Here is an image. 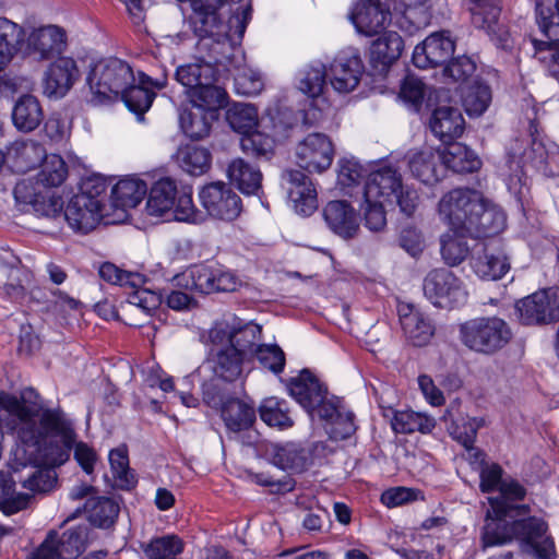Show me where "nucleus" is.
Masks as SVG:
<instances>
[{"label": "nucleus", "mask_w": 559, "mask_h": 559, "mask_svg": "<svg viewBox=\"0 0 559 559\" xmlns=\"http://www.w3.org/2000/svg\"><path fill=\"white\" fill-rule=\"evenodd\" d=\"M0 426L14 439V456L22 463L67 459L71 420L60 407H47L33 388L0 392Z\"/></svg>", "instance_id": "obj_1"}, {"label": "nucleus", "mask_w": 559, "mask_h": 559, "mask_svg": "<svg viewBox=\"0 0 559 559\" xmlns=\"http://www.w3.org/2000/svg\"><path fill=\"white\" fill-rule=\"evenodd\" d=\"M499 496L489 498L486 523L483 528V547L502 546L513 539L538 551V546L546 540L547 524L537 516L530 515L527 504H516L526 496V489L518 480L504 478Z\"/></svg>", "instance_id": "obj_2"}, {"label": "nucleus", "mask_w": 559, "mask_h": 559, "mask_svg": "<svg viewBox=\"0 0 559 559\" xmlns=\"http://www.w3.org/2000/svg\"><path fill=\"white\" fill-rule=\"evenodd\" d=\"M365 202L397 205L407 217L412 216L418 204V192L404 186L401 174L392 167H381L367 176L364 187Z\"/></svg>", "instance_id": "obj_3"}, {"label": "nucleus", "mask_w": 559, "mask_h": 559, "mask_svg": "<svg viewBox=\"0 0 559 559\" xmlns=\"http://www.w3.org/2000/svg\"><path fill=\"white\" fill-rule=\"evenodd\" d=\"M105 183L96 179H87L82 186V192L74 195L62 213L69 226L74 231L86 234L94 229L103 217ZM58 217V215L56 216Z\"/></svg>", "instance_id": "obj_4"}, {"label": "nucleus", "mask_w": 559, "mask_h": 559, "mask_svg": "<svg viewBox=\"0 0 559 559\" xmlns=\"http://www.w3.org/2000/svg\"><path fill=\"white\" fill-rule=\"evenodd\" d=\"M460 336L462 343L469 349L493 354L509 343L512 333L504 320L498 317H483L461 324Z\"/></svg>", "instance_id": "obj_5"}, {"label": "nucleus", "mask_w": 559, "mask_h": 559, "mask_svg": "<svg viewBox=\"0 0 559 559\" xmlns=\"http://www.w3.org/2000/svg\"><path fill=\"white\" fill-rule=\"evenodd\" d=\"M86 81L92 93L103 100L118 96L121 90L135 82V75L128 62L118 58H106L91 66Z\"/></svg>", "instance_id": "obj_6"}, {"label": "nucleus", "mask_w": 559, "mask_h": 559, "mask_svg": "<svg viewBox=\"0 0 559 559\" xmlns=\"http://www.w3.org/2000/svg\"><path fill=\"white\" fill-rule=\"evenodd\" d=\"M425 297L437 308L453 309L468 300V289L463 278L447 267L433 269L423 282Z\"/></svg>", "instance_id": "obj_7"}, {"label": "nucleus", "mask_w": 559, "mask_h": 559, "mask_svg": "<svg viewBox=\"0 0 559 559\" xmlns=\"http://www.w3.org/2000/svg\"><path fill=\"white\" fill-rule=\"evenodd\" d=\"M483 197V192L472 188L448 191L438 202L440 221L451 229L465 230L476 210H480Z\"/></svg>", "instance_id": "obj_8"}, {"label": "nucleus", "mask_w": 559, "mask_h": 559, "mask_svg": "<svg viewBox=\"0 0 559 559\" xmlns=\"http://www.w3.org/2000/svg\"><path fill=\"white\" fill-rule=\"evenodd\" d=\"M520 321L526 325L559 320V287L537 290L515 304Z\"/></svg>", "instance_id": "obj_9"}, {"label": "nucleus", "mask_w": 559, "mask_h": 559, "mask_svg": "<svg viewBox=\"0 0 559 559\" xmlns=\"http://www.w3.org/2000/svg\"><path fill=\"white\" fill-rule=\"evenodd\" d=\"M333 158L334 145L324 133H310L295 147L296 164L308 173L325 171L332 165Z\"/></svg>", "instance_id": "obj_10"}, {"label": "nucleus", "mask_w": 559, "mask_h": 559, "mask_svg": "<svg viewBox=\"0 0 559 559\" xmlns=\"http://www.w3.org/2000/svg\"><path fill=\"white\" fill-rule=\"evenodd\" d=\"M469 265L475 275L486 281H498L510 270V260L499 240L478 243L472 251Z\"/></svg>", "instance_id": "obj_11"}, {"label": "nucleus", "mask_w": 559, "mask_h": 559, "mask_svg": "<svg viewBox=\"0 0 559 559\" xmlns=\"http://www.w3.org/2000/svg\"><path fill=\"white\" fill-rule=\"evenodd\" d=\"M199 199L209 215L218 219L233 221L242 210L240 197L223 181L205 185Z\"/></svg>", "instance_id": "obj_12"}, {"label": "nucleus", "mask_w": 559, "mask_h": 559, "mask_svg": "<svg viewBox=\"0 0 559 559\" xmlns=\"http://www.w3.org/2000/svg\"><path fill=\"white\" fill-rule=\"evenodd\" d=\"M326 70L332 88L348 94L359 85L365 67L359 52L348 48L337 53Z\"/></svg>", "instance_id": "obj_13"}, {"label": "nucleus", "mask_w": 559, "mask_h": 559, "mask_svg": "<svg viewBox=\"0 0 559 559\" xmlns=\"http://www.w3.org/2000/svg\"><path fill=\"white\" fill-rule=\"evenodd\" d=\"M468 3L473 26L484 31L497 47L509 49L512 40L509 31L499 22V1L468 0Z\"/></svg>", "instance_id": "obj_14"}, {"label": "nucleus", "mask_w": 559, "mask_h": 559, "mask_svg": "<svg viewBox=\"0 0 559 559\" xmlns=\"http://www.w3.org/2000/svg\"><path fill=\"white\" fill-rule=\"evenodd\" d=\"M67 35L58 25H45L33 28L24 40L22 33V45L19 51L34 56L39 60H48L62 52L66 47Z\"/></svg>", "instance_id": "obj_15"}, {"label": "nucleus", "mask_w": 559, "mask_h": 559, "mask_svg": "<svg viewBox=\"0 0 559 559\" xmlns=\"http://www.w3.org/2000/svg\"><path fill=\"white\" fill-rule=\"evenodd\" d=\"M349 20L358 33L371 37L385 28L391 21V12L381 0H358L349 13Z\"/></svg>", "instance_id": "obj_16"}, {"label": "nucleus", "mask_w": 559, "mask_h": 559, "mask_svg": "<svg viewBox=\"0 0 559 559\" xmlns=\"http://www.w3.org/2000/svg\"><path fill=\"white\" fill-rule=\"evenodd\" d=\"M455 44L450 33L440 31L427 36L413 51V63L427 69L445 63L454 53Z\"/></svg>", "instance_id": "obj_17"}, {"label": "nucleus", "mask_w": 559, "mask_h": 559, "mask_svg": "<svg viewBox=\"0 0 559 559\" xmlns=\"http://www.w3.org/2000/svg\"><path fill=\"white\" fill-rule=\"evenodd\" d=\"M80 78V70L71 57H59L51 62L43 81L44 94L49 98H62Z\"/></svg>", "instance_id": "obj_18"}, {"label": "nucleus", "mask_w": 559, "mask_h": 559, "mask_svg": "<svg viewBox=\"0 0 559 559\" xmlns=\"http://www.w3.org/2000/svg\"><path fill=\"white\" fill-rule=\"evenodd\" d=\"M72 438L67 449V459L60 463H47V462H26L22 463L17 461L14 456V450L12 451L13 456V468L17 471L20 467L31 466L32 471L27 474L26 478L22 480V486L32 491L36 492H47L50 491L57 483V474L55 467L64 464L69 457L73 444L75 442V432L73 429V425L71 424Z\"/></svg>", "instance_id": "obj_19"}, {"label": "nucleus", "mask_w": 559, "mask_h": 559, "mask_svg": "<svg viewBox=\"0 0 559 559\" xmlns=\"http://www.w3.org/2000/svg\"><path fill=\"white\" fill-rule=\"evenodd\" d=\"M242 38L243 36L235 41L233 53L224 60H216L215 56L211 55L210 51L209 55L217 66H222V68L227 72H231L233 69L236 70V73H234V83L237 94L243 96H255L263 90V79L259 71L246 66L239 67L238 59L242 58L239 45Z\"/></svg>", "instance_id": "obj_20"}, {"label": "nucleus", "mask_w": 559, "mask_h": 559, "mask_svg": "<svg viewBox=\"0 0 559 559\" xmlns=\"http://www.w3.org/2000/svg\"><path fill=\"white\" fill-rule=\"evenodd\" d=\"M506 225L507 216L503 210L484 195L480 210H476L465 231L473 238H489L502 233Z\"/></svg>", "instance_id": "obj_21"}, {"label": "nucleus", "mask_w": 559, "mask_h": 559, "mask_svg": "<svg viewBox=\"0 0 559 559\" xmlns=\"http://www.w3.org/2000/svg\"><path fill=\"white\" fill-rule=\"evenodd\" d=\"M288 183V199L296 213L309 216L318 207L317 191L312 181L304 173L288 169L283 174Z\"/></svg>", "instance_id": "obj_22"}, {"label": "nucleus", "mask_w": 559, "mask_h": 559, "mask_svg": "<svg viewBox=\"0 0 559 559\" xmlns=\"http://www.w3.org/2000/svg\"><path fill=\"white\" fill-rule=\"evenodd\" d=\"M407 165L412 176L425 185H435L444 176L440 150L424 147L409 151Z\"/></svg>", "instance_id": "obj_23"}, {"label": "nucleus", "mask_w": 559, "mask_h": 559, "mask_svg": "<svg viewBox=\"0 0 559 559\" xmlns=\"http://www.w3.org/2000/svg\"><path fill=\"white\" fill-rule=\"evenodd\" d=\"M402 330L414 346L428 344L435 334V326L428 316L409 304L397 308Z\"/></svg>", "instance_id": "obj_24"}, {"label": "nucleus", "mask_w": 559, "mask_h": 559, "mask_svg": "<svg viewBox=\"0 0 559 559\" xmlns=\"http://www.w3.org/2000/svg\"><path fill=\"white\" fill-rule=\"evenodd\" d=\"M323 218L328 227L343 239L354 238L359 230V216L345 201H331L323 209Z\"/></svg>", "instance_id": "obj_25"}, {"label": "nucleus", "mask_w": 559, "mask_h": 559, "mask_svg": "<svg viewBox=\"0 0 559 559\" xmlns=\"http://www.w3.org/2000/svg\"><path fill=\"white\" fill-rule=\"evenodd\" d=\"M164 87L163 82H154L146 74L139 72L135 82L129 84L126 90H121V99L127 108L139 117H142L152 106L155 98L154 88Z\"/></svg>", "instance_id": "obj_26"}, {"label": "nucleus", "mask_w": 559, "mask_h": 559, "mask_svg": "<svg viewBox=\"0 0 559 559\" xmlns=\"http://www.w3.org/2000/svg\"><path fill=\"white\" fill-rule=\"evenodd\" d=\"M324 385L308 369H304L288 382V391L293 399L313 419V407L322 401Z\"/></svg>", "instance_id": "obj_27"}, {"label": "nucleus", "mask_w": 559, "mask_h": 559, "mask_svg": "<svg viewBox=\"0 0 559 559\" xmlns=\"http://www.w3.org/2000/svg\"><path fill=\"white\" fill-rule=\"evenodd\" d=\"M383 416L389 419L395 433L420 432L427 435L435 429L437 424L435 417L413 409L397 411L392 407H384Z\"/></svg>", "instance_id": "obj_28"}, {"label": "nucleus", "mask_w": 559, "mask_h": 559, "mask_svg": "<svg viewBox=\"0 0 559 559\" xmlns=\"http://www.w3.org/2000/svg\"><path fill=\"white\" fill-rule=\"evenodd\" d=\"M234 346L226 348L211 347L206 366L224 381H235L242 373V365L247 359Z\"/></svg>", "instance_id": "obj_29"}, {"label": "nucleus", "mask_w": 559, "mask_h": 559, "mask_svg": "<svg viewBox=\"0 0 559 559\" xmlns=\"http://www.w3.org/2000/svg\"><path fill=\"white\" fill-rule=\"evenodd\" d=\"M429 128L436 138L448 143L463 134L465 120L459 108L441 106L433 110Z\"/></svg>", "instance_id": "obj_30"}, {"label": "nucleus", "mask_w": 559, "mask_h": 559, "mask_svg": "<svg viewBox=\"0 0 559 559\" xmlns=\"http://www.w3.org/2000/svg\"><path fill=\"white\" fill-rule=\"evenodd\" d=\"M536 21L547 40L533 39L535 50L559 43V0H536Z\"/></svg>", "instance_id": "obj_31"}, {"label": "nucleus", "mask_w": 559, "mask_h": 559, "mask_svg": "<svg viewBox=\"0 0 559 559\" xmlns=\"http://www.w3.org/2000/svg\"><path fill=\"white\" fill-rule=\"evenodd\" d=\"M13 194L17 203L32 206L38 215L56 217L60 214V198L44 197L36 190L31 179L19 181L14 187Z\"/></svg>", "instance_id": "obj_32"}, {"label": "nucleus", "mask_w": 559, "mask_h": 559, "mask_svg": "<svg viewBox=\"0 0 559 559\" xmlns=\"http://www.w3.org/2000/svg\"><path fill=\"white\" fill-rule=\"evenodd\" d=\"M219 70L215 76L203 81L195 90L189 92L191 105L210 111V116H218V110L227 105L228 95L224 87L219 85Z\"/></svg>", "instance_id": "obj_33"}, {"label": "nucleus", "mask_w": 559, "mask_h": 559, "mask_svg": "<svg viewBox=\"0 0 559 559\" xmlns=\"http://www.w3.org/2000/svg\"><path fill=\"white\" fill-rule=\"evenodd\" d=\"M272 462L283 471L302 473L311 464V453L300 443L286 442L274 445Z\"/></svg>", "instance_id": "obj_34"}, {"label": "nucleus", "mask_w": 559, "mask_h": 559, "mask_svg": "<svg viewBox=\"0 0 559 559\" xmlns=\"http://www.w3.org/2000/svg\"><path fill=\"white\" fill-rule=\"evenodd\" d=\"M198 48L200 51H206L209 60L200 59L192 63L182 64L176 70V80L187 88V94L195 90L203 81L215 76L218 67L209 55V49H201V38L199 37Z\"/></svg>", "instance_id": "obj_35"}, {"label": "nucleus", "mask_w": 559, "mask_h": 559, "mask_svg": "<svg viewBox=\"0 0 559 559\" xmlns=\"http://www.w3.org/2000/svg\"><path fill=\"white\" fill-rule=\"evenodd\" d=\"M442 155V166L454 173L465 174L474 173L481 166L478 155L466 145L454 142L450 143L440 151Z\"/></svg>", "instance_id": "obj_36"}, {"label": "nucleus", "mask_w": 559, "mask_h": 559, "mask_svg": "<svg viewBox=\"0 0 559 559\" xmlns=\"http://www.w3.org/2000/svg\"><path fill=\"white\" fill-rule=\"evenodd\" d=\"M147 193V183L136 176L120 179L111 190L112 204L120 209L135 207Z\"/></svg>", "instance_id": "obj_37"}, {"label": "nucleus", "mask_w": 559, "mask_h": 559, "mask_svg": "<svg viewBox=\"0 0 559 559\" xmlns=\"http://www.w3.org/2000/svg\"><path fill=\"white\" fill-rule=\"evenodd\" d=\"M222 418L230 431L248 429L255 420L254 406L246 401L229 397L221 408Z\"/></svg>", "instance_id": "obj_38"}, {"label": "nucleus", "mask_w": 559, "mask_h": 559, "mask_svg": "<svg viewBox=\"0 0 559 559\" xmlns=\"http://www.w3.org/2000/svg\"><path fill=\"white\" fill-rule=\"evenodd\" d=\"M227 176L243 194H257L261 189L260 169L242 158H236L229 164Z\"/></svg>", "instance_id": "obj_39"}, {"label": "nucleus", "mask_w": 559, "mask_h": 559, "mask_svg": "<svg viewBox=\"0 0 559 559\" xmlns=\"http://www.w3.org/2000/svg\"><path fill=\"white\" fill-rule=\"evenodd\" d=\"M177 195L176 182L170 178H162L157 180L151 188L146 211L151 216H164L174 209Z\"/></svg>", "instance_id": "obj_40"}, {"label": "nucleus", "mask_w": 559, "mask_h": 559, "mask_svg": "<svg viewBox=\"0 0 559 559\" xmlns=\"http://www.w3.org/2000/svg\"><path fill=\"white\" fill-rule=\"evenodd\" d=\"M174 285L202 294L213 293L214 264L192 265L174 277Z\"/></svg>", "instance_id": "obj_41"}, {"label": "nucleus", "mask_w": 559, "mask_h": 559, "mask_svg": "<svg viewBox=\"0 0 559 559\" xmlns=\"http://www.w3.org/2000/svg\"><path fill=\"white\" fill-rule=\"evenodd\" d=\"M460 93L462 105L469 117L481 116L492 99L490 86L481 80L462 85Z\"/></svg>", "instance_id": "obj_42"}, {"label": "nucleus", "mask_w": 559, "mask_h": 559, "mask_svg": "<svg viewBox=\"0 0 559 559\" xmlns=\"http://www.w3.org/2000/svg\"><path fill=\"white\" fill-rule=\"evenodd\" d=\"M43 120V110L38 99L32 95L21 96L12 111V121L22 132L35 130Z\"/></svg>", "instance_id": "obj_43"}, {"label": "nucleus", "mask_w": 559, "mask_h": 559, "mask_svg": "<svg viewBox=\"0 0 559 559\" xmlns=\"http://www.w3.org/2000/svg\"><path fill=\"white\" fill-rule=\"evenodd\" d=\"M403 49L404 41L402 37L396 32H385L372 41L370 58L373 63L388 67L401 57Z\"/></svg>", "instance_id": "obj_44"}, {"label": "nucleus", "mask_w": 559, "mask_h": 559, "mask_svg": "<svg viewBox=\"0 0 559 559\" xmlns=\"http://www.w3.org/2000/svg\"><path fill=\"white\" fill-rule=\"evenodd\" d=\"M218 116H210V111L191 105V108L182 109L179 116L180 128L191 139H202L209 135L212 122Z\"/></svg>", "instance_id": "obj_45"}, {"label": "nucleus", "mask_w": 559, "mask_h": 559, "mask_svg": "<svg viewBox=\"0 0 559 559\" xmlns=\"http://www.w3.org/2000/svg\"><path fill=\"white\" fill-rule=\"evenodd\" d=\"M465 230L451 229L440 238V252L443 262L449 266L460 265L468 255L469 247L466 241Z\"/></svg>", "instance_id": "obj_46"}, {"label": "nucleus", "mask_w": 559, "mask_h": 559, "mask_svg": "<svg viewBox=\"0 0 559 559\" xmlns=\"http://www.w3.org/2000/svg\"><path fill=\"white\" fill-rule=\"evenodd\" d=\"M177 160L183 171L192 176H201L210 169L212 156L205 147L186 145L178 150Z\"/></svg>", "instance_id": "obj_47"}, {"label": "nucleus", "mask_w": 559, "mask_h": 559, "mask_svg": "<svg viewBox=\"0 0 559 559\" xmlns=\"http://www.w3.org/2000/svg\"><path fill=\"white\" fill-rule=\"evenodd\" d=\"M328 80V70L319 61L311 62L302 68L297 74V86L299 91L309 97L321 96Z\"/></svg>", "instance_id": "obj_48"}, {"label": "nucleus", "mask_w": 559, "mask_h": 559, "mask_svg": "<svg viewBox=\"0 0 559 559\" xmlns=\"http://www.w3.org/2000/svg\"><path fill=\"white\" fill-rule=\"evenodd\" d=\"M262 328L255 323L242 324L236 318L233 346L247 359L253 357L255 348L261 345Z\"/></svg>", "instance_id": "obj_49"}, {"label": "nucleus", "mask_w": 559, "mask_h": 559, "mask_svg": "<svg viewBox=\"0 0 559 559\" xmlns=\"http://www.w3.org/2000/svg\"><path fill=\"white\" fill-rule=\"evenodd\" d=\"M23 28L16 23L0 19V71L9 63L22 45Z\"/></svg>", "instance_id": "obj_50"}, {"label": "nucleus", "mask_w": 559, "mask_h": 559, "mask_svg": "<svg viewBox=\"0 0 559 559\" xmlns=\"http://www.w3.org/2000/svg\"><path fill=\"white\" fill-rule=\"evenodd\" d=\"M261 419L271 427L281 430L293 427L294 420L289 415L288 404L277 397L265 399L259 408Z\"/></svg>", "instance_id": "obj_51"}, {"label": "nucleus", "mask_w": 559, "mask_h": 559, "mask_svg": "<svg viewBox=\"0 0 559 559\" xmlns=\"http://www.w3.org/2000/svg\"><path fill=\"white\" fill-rule=\"evenodd\" d=\"M109 463L117 488L130 490L135 487L136 478L129 467L128 451L124 447L112 449L109 452Z\"/></svg>", "instance_id": "obj_52"}, {"label": "nucleus", "mask_w": 559, "mask_h": 559, "mask_svg": "<svg viewBox=\"0 0 559 559\" xmlns=\"http://www.w3.org/2000/svg\"><path fill=\"white\" fill-rule=\"evenodd\" d=\"M88 520L98 527L110 526L119 514V506L110 498L96 497L87 500Z\"/></svg>", "instance_id": "obj_53"}, {"label": "nucleus", "mask_w": 559, "mask_h": 559, "mask_svg": "<svg viewBox=\"0 0 559 559\" xmlns=\"http://www.w3.org/2000/svg\"><path fill=\"white\" fill-rule=\"evenodd\" d=\"M56 543L60 559H76L86 546V528L71 527L61 535L56 532Z\"/></svg>", "instance_id": "obj_54"}, {"label": "nucleus", "mask_w": 559, "mask_h": 559, "mask_svg": "<svg viewBox=\"0 0 559 559\" xmlns=\"http://www.w3.org/2000/svg\"><path fill=\"white\" fill-rule=\"evenodd\" d=\"M183 548L185 544L178 535L166 534L151 539L143 550L148 559H176Z\"/></svg>", "instance_id": "obj_55"}, {"label": "nucleus", "mask_w": 559, "mask_h": 559, "mask_svg": "<svg viewBox=\"0 0 559 559\" xmlns=\"http://www.w3.org/2000/svg\"><path fill=\"white\" fill-rule=\"evenodd\" d=\"M399 5L403 8L402 20L396 23L402 29L420 27L430 16V0H400Z\"/></svg>", "instance_id": "obj_56"}, {"label": "nucleus", "mask_w": 559, "mask_h": 559, "mask_svg": "<svg viewBox=\"0 0 559 559\" xmlns=\"http://www.w3.org/2000/svg\"><path fill=\"white\" fill-rule=\"evenodd\" d=\"M226 120L230 128L242 136L258 126V112L252 105L235 104L227 110Z\"/></svg>", "instance_id": "obj_57"}, {"label": "nucleus", "mask_w": 559, "mask_h": 559, "mask_svg": "<svg viewBox=\"0 0 559 559\" xmlns=\"http://www.w3.org/2000/svg\"><path fill=\"white\" fill-rule=\"evenodd\" d=\"M22 167L32 168L43 163L47 156L45 147L33 140L15 141L9 150Z\"/></svg>", "instance_id": "obj_58"}, {"label": "nucleus", "mask_w": 559, "mask_h": 559, "mask_svg": "<svg viewBox=\"0 0 559 559\" xmlns=\"http://www.w3.org/2000/svg\"><path fill=\"white\" fill-rule=\"evenodd\" d=\"M67 175L68 168L62 157L56 154L47 155L43 160L36 182L44 187H58L66 180Z\"/></svg>", "instance_id": "obj_59"}, {"label": "nucleus", "mask_w": 559, "mask_h": 559, "mask_svg": "<svg viewBox=\"0 0 559 559\" xmlns=\"http://www.w3.org/2000/svg\"><path fill=\"white\" fill-rule=\"evenodd\" d=\"M240 146L243 153L248 155L270 158L273 154L274 140L253 129L240 138Z\"/></svg>", "instance_id": "obj_60"}, {"label": "nucleus", "mask_w": 559, "mask_h": 559, "mask_svg": "<svg viewBox=\"0 0 559 559\" xmlns=\"http://www.w3.org/2000/svg\"><path fill=\"white\" fill-rule=\"evenodd\" d=\"M99 276L108 283L126 288H134L145 283V278L142 274L127 272L110 262H105L100 265Z\"/></svg>", "instance_id": "obj_61"}, {"label": "nucleus", "mask_w": 559, "mask_h": 559, "mask_svg": "<svg viewBox=\"0 0 559 559\" xmlns=\"http://www.w3.org/2000/svg\"><path fill=\"white\" fill-rule=\"evenodd\" d=\"M263 369L274 374L283 372L286 364L285 353L276 344H261L253 353Z\"/></svg>", "instance_id": "obj_62"}, {"label": "nucleus", "mask_w": 559, "mask_h": 559, "mask_svg": "<svg viewBox=\"0 0 559 559\" xmlns=\"http://www.w3.org/2000/svg\"><path fill=\"white\" fill-rule=\"evenodd\" d=\"M170 213L178 222L197 223L199 221L200 215L192 201L191 187L177 188L174 209Z\"/></svg>", "instance_id": "obj_63"}, {"label": "nucleus", "mask_w": 559, "mask_h": 559, "mask_svg": "<svg viewBox=\"0 0 559 559\" xmlns=\"http://www.w3.org/2000/svg\"><path fill=\"white\" fill-rule=\"evenodd\" d=\"M367 175V169L354 157L338 160L337 181L343 188H350L359 183Z\"/></svg>", "instance_id": "obj_64"}]
</instances>
